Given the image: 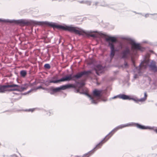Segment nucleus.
I'll use <instances>...</instances> for the list:
<instances>
[{
  "instance_id": "35",
  "label": "nucleus",
  "mask_w": 157,
  "mask_h": 157,
  "mask_svg": "<svg viewBox=\"0 0 157 157\" xmlns=\"http://www.w3.org/2000/svg\"><path fill=\"white\" fill-rule=\"evenodd\" d=\"M137 75L136 74L134 75V78H137Z\"/></svg>"
},
{
  "instance_id": "5",
  "label": "nucleus",
  "mask_w": 157,
  "mask_h": 157,
  "mask_svg": "<svg viewBox=\"0 0 157 157\" xmlns=\"http://www.w3.org/2000/svg\"><path fill=\"white\" fill-rule=\"evenodd\" d=\"M124 127H128L129 126H136L137 128L142 130L145 129H153L154 127H151L150 126H145L138 123H136L134 122H132L124 124Z\"/></svg>"
},
{
  "instance_id": "3",
  "label": "nucleus",
  "mask_w": 157,
  "mask_h": 157,
  "mask_svg": "<svg viewBox=\"0 0 157 157\" xmlns=\"http://www.w3.org/2000/svg\"><path fill=\"white\" fill-rule=\"evenodd\" d=\"M125 128L124 124L120 125L116 127L108 134L98 144H97L92 150L88 152L87 153L84 154L82 157H89L94 153L97 149L101 148L103 143L107 141L114 134V132L119 129Z\"/></svg>"
},
{
  "instance_id": "29",
  "label": "nucleus",
  "mask_w": 157,
  "mask_h": 157,
  "mask_svg": "<svg viewBox=\"0 0 157 157\" xmlns=\"http://www.w3.org/2000/svg\"><path fill=\"white\" fill-rule=\"evenodd\" d=\"M57 79H57V77H56V76H53L52 77V79H51V80H56Z\"/></svg>"
},
{
  "instance_id": "18",
  "label": "nucleus",
  "mask_w": 157,
  "mask_h": 157,
  "mask_svg": "<svg viewBox=\"0 0 157 157\" xmlns=\"http://www.w3.org/2000/svg\"><path fill=\"white\" fill-rule=\"evenodd\" d=\"M20 74L21 77H25L27 74V71L25 70L21 71L20 72Z\"/></svg>"
},
{
  "instance_id": "24",
  "label": "nucleus",
  "mask_w": 157,
  "mask_h": 157,
  "mask_svg": "<svg viewBox=\"0 0 157 157\" xmlns=\"http://www.w3.org/2000/svg\"><path fill=\"white\" fill-rule=\"evenodd\" d=\"M124 65L125 68L128 67V64L126 61L124 62Z\"/></svg>"
},
{
  "instance_id": "45",
  "label": "nucleus",
  "mask_w": 157,
  "mask_h": 157,
  "mask_svg": "<svg viewBox=\"0 0 157 157\" xmlns=\"http://www.w3.org/2000/svg\"><path fill=\"white\" fill-rule=\"evenodd\" d=\"M144 43H147V42L146 41H144L143 42Z\"/></svg>"
},
{
  "instance_id": "19",
  "label": "nucleus",
  "mask_w": 157,
  "mask_h": 157,
  "mask_svg": "<svg viewBox=\"0 0 157 157\" xmlns=\"http://www.w3.org/2000/svg\"><path fill=\"white\" fill-rule=\"evenodd\" d=\"M73 85V86L74 87H73V88H75V92L76 93H79L80 94V92H80V89H81V88H82L84 85H85L83 86L82 87H77L78 88L77 89H76L75 88V87L74 86V85H73V84H72Z\"/></svg>"
},
{
  "instance_id": "6",
  "label": "nucleus",
  "mask_w": 157,
  "mask_h": 157,
  "mask_svg": "<svg viewBox=\"0 0 157 157\" xmlns=\"http://www.w3.org/2000/svg\"><path fill=\"white\" fill-rule=\"evenodd\" d=\"M121 38L122 39L130 41L131 42V44L134 45L133 48L136 50L143 52L145 49L144 48L140 46V44L136 43L134 40L130 38L122 37Z\"/></svg>"
},
{
  "instance_id": "44",
  "label": "nucleus",
  "mask_w": 157,
  "mask_h": 157,
  "mask_svg": "<svg viewBox=\"0 0 157 157\" xmlns=\"http://www.w3.org/2000/svg\"><path fill=\"white\" fill-rule=\"evenodd\" d=\"M141 63H140V64L139 65V67H140L141 66Z\"/></svg>"
},
{
  "instance_id": "47",
  "label": "nucleus",
  "mask_w": 157,
  "mask_h": 157,
  "mask_svg": "<svg viewBox=\"0 0 157 157\" xmlns=\"http://www.w3.org/2000/svg\"><path fill=\"white\" fill-rule=\"evenodd\" d=\"M75 157H80V156H76Z\"/></svg>"
},
{
  "instance_id": "26",
  "label": "nucleus",
  "mask_w": 157,
  "mask_h": 157,
  "mask_svg": "<svg viewBox=\"0 0 157 157\" xmlns=\"http://www.w3.org/2000/svg\"><path fill=\"white\" fill-rule=\"evenodd\" d=\"M42 89L43 90H44L45 89V88H44V87H43L41 86H38L36 88V90H38V89Z\"/></svg>"
},
{
  "instance_id": "14",
  "label": "nucleus",
  "mask_w": 157,
  "mask_h": 157,
  "mask_svg": "<svg viewBox=\"0 0 157 157\" xmlns=\"http://www.w3.org/2000/svg\"><path fill=\"white\" fill-rule=\"evenodd\" d=\"M148 66L150 69L154 72H157V66L156 62L154 60H152L150 64Z\"/></svg>"
},
{
  "instance_id": "2",
  "label": "nucleus",
  "mask_w": 157,
  "mask_h": 157,
  "mask_svg": "<svg viewBox=\"0 0 157 157\" xmlns=\"http://www.w3.org/2000/svg\"><path fill=\"white\" fill-rule=\"evenodd\" d=\"M91 71L90 70L87 71H84L78 72L75 75H73V73H71L69 75L63 77L59 79H57L55 80H49V81H46V82H48V83H57L60 82L69 81L72 80L75 82V84L74 85L75 87L80 88L85 85V83L84 82H79L77 81V80L81 78L83 76L88 75L91 74Z\"/></svg>"
},
{
  "instance_id": "49",
  "label": "nucleus",
  "mask_w": 157,
  "mask_h": 157,
  "mask_svg": "<svg viewBox=\"0 0 157 157\" xmlns=\"http://www.w3.org/2000/svg\"><path fill=\"white\" fill-rule=\"evenodd\" d=\"M1 145V143H0V146Z\"/></svg>"
},
{
  "instance_id": "30",
  "label": "nucleus",
  "mask_w": 157,
  "mask_h": 157,
  "mask_svg": "<svg viewBox=\"0 0 157 157\" xmlns=\"http://www.w3.org/2000/svg\"><path fill=\"white\" fill-rule=\"evenodd\" d=\"M119 48L121 49H122L123 47V45L122 43H121L119 45Z\"/></svg>"
},
{
  "instance_id": "17",
  "label": "nucleus",
  "mask_w": 157,
  "mask_h": 157,
  "mask_svg": "<svg viewBox=\"0 0 157 157\" xmlns=\"http://www.w3.org/2000/svg\"><path fill=\"white\" fill-rule=\"evenodd\" d=\"M29 86V84H28L27 83H25L22 85H20V89H21V88H23L24 89L22 90V92L26 90L27 88L28 87V86Z\"/></svg>"
},
{
  "instance_id": "27",
  "label": "nucleus",
  "mask_w": 157,
  "mask_h": 157,
  "mask_svg": "<svg viewBox=\"0 0 157 157\" xmlns=\"http://www.w3.org/2000/svg\"><path fill=\"white\" fill-rule=\"evenodd\" d=\"M53 114V112L52 110H49L48 113V114L49 115V116L51 115H52Z\"/></svg>"
},
{
  "instance_id": "23",
  "label": "nucleus",
  "mask_w": 157,
  "mask_h": 157,
  "mask_svg": "<svg viewBox=\"0 0 157 157\" xmlns=\"http://www.w3.org/2000/svg\"><path fill=\"white\" fill-rule=\"evenodd\" d=\"M91 1H86L85 4H87L88 6H90L91 5Z\"/></svg>"
},
{
  "instance_id": "9",
  "label": "nucleus",
  "mask_w": 157,
  "mask_h": 157,
  "mask_svg": "<svg viewBox=\"0 0 157 157\" xmlns=\"http://www.w3.org/2000/svg\"><path fill=\"white\" fill-rule=\"evenodd\" d=\"M0 22L5 23H9L22 26V19L18 20H10L9 19H2L0 18Z\"/></svg>"
},
{
  "instance_id": "41",
  "label": "nucleus",
  "mask_w": 157,
  "mask_h": 157,
  "mask_svg": "<svg viewBox=\"0 0 157 157\" xmlns=\"http://www.w3.org/2000/svg\"><path fill=\"white\" fill-rule=\"evenodd\" d=\"M136 14H140V15H142V16H144L143 14H142V13H136Z\"/></svg>"
},
{
  "instance_id": "32",
  "label": "nucleus",
  "mask_w": 157,
  "mask_h": 157,
  "mask_svg": "<svg viewBox=\"0 0 157 157\" xmlns=\"http://www.w3.org/2000/svg\"><path fill=\"white\" fill-rule=\"evenodd\" d=\"M98 2H94V3L93 5H95V6H97L98 5Z\"/></svg>"
},
{
  "instance_id": "28",
  "label": "nucleus",
  "mask_w": 157,
  "mask_h": 157,
  "mask_svg": "<svg viewBox=\"0 0 157 157\" xmlns=\"http://www.w3.org/2000/svg\"><path fill=\"white\" fill-rule=\"evenodd\" d=\"M29 85H30L31 86H33L34 85H36V81H35V82H33L32 83H30L29 82Z\"/></svg>"
},
{
  "instance_id": "48",
  "label": "nucleus",
  "mask_w": 157,
  "mask_h": 157,
  "mask_svg": "<svg viewBox=\"0 0 157 157\" xmlns=\"http://www.w3.org/2000/svg\"><path fill=\"white\" fill-rule=\"evenodd\" d=\"M121 67H123V65H121Z\"/></svg>"
},
{
  "instance_id": "20",
  "label": "nucleus",
  "mask_w": 157,
  "mask_h": 157,
  "mask_svg": "<svg viewBox=\"0 0 157 157\" xmlns=\"http://www.w3.org/2000/svg\"><path fill=\"white\" fill-rule=\"evenodd\" d=\"M44 67L45 69H49L51 68V66L48 63L45 64L44 65Z\"/></svg>"
},
{
  "instance_id": "42",
  "label": "nucleus",
  "mask_w": 157,
  "mask_h": 157,
  "mask_svg": "<svg viewBox=\"0 0 157 157\" xmlns=\"http://www.w3.org/2000/svg\"><path fill=\"white\" fill-rule=\"evenodd\" d=\"M28 93H27V92H25V93H24L23 94V95H26Z\"/></svg>"
},
{
  "instance_id": "11",
  "label": "nucleus",
  "mask_w": 157,
  "mask_h": 157,
  "mask_svg": "<svg viewBox=\"0 0 157 157\" xmlns=\"http://www.w3.org/2000/svg\"><path fill=\"white\" fill-rule=\"evenodd\" d=\"M147 95L146 92L144 93V97L140 99H138L136 97H133V96L130 95V100H132L136 103H138L139 102H143L145 101L147 99Z\"/></svg>"
},
{
  "instance_id": "33",
  "label": "nucleus",
  "mask_w": 157,
  "mask_h": 157,
  "mask_svg": "<svg viewBox=\"0 0 157 157\" xmlns=\"http://www.w3.org/2000/svg\"><path fill=\"white\" fill-rule=\"evenodd\" d=\"M101 99L102 100L104 101V102H105V101H107V99H102V97L101 98H100V100Z\"/></svg>"
},
{
  "instance_id": "8",
  "label": "nucleus",
  "mask_w": 157,
  "mask_h": 157,
  "mask_svg": "<svg viewBox=\"0 0 157 157\" xmlns=\"http://www.w3.org/2000/svg\"><path fill=\"white\" fill-rule=\"evenodd\" d=\"M73 87H74L72 84H68L56 88H54L53 86L51 87L50 88V91H51L53 92L56 93L59 92L62 90H65L68 89L73 88Z\"/></svg>"
},
{
  "instance_id": "46",
  "label": "nucleus",
  "mask_w": 157,
  "mask_h": 157,
  "mask_svg": "<svg viewBox=\"0 0 157 157\" xmlns=\"http://www.w3.org/2000/svg\"><path fill=\"white\" fill-rule=\"evenodd\" d=\"M133 12L135 13H136H136H137V12H136V11H133Z\"/></svg>"
},
{
  "instance_id": "13",
  "label": "nucleus",
  "mask_w": 157,
  "mask_h": 157,
  "mask_svg": "<svg viewBox=\"0 0 157 157\" xmlns=\"http://www.w3.org/2000/svg\"><path fill=\"white\" fill-rule=\"evenodd\" d=\"M80 94H84L87 96L90 99L91 103L94 105H96L98 104V102L95 100L86 91L84 90V92H82L80 93Z\"/></svg>"
},
{
  "instance_id": "40",
  "label": "nucleus",
  "mask_w": 157,
  "mask_h": 157,
  "mask_svg": "<svg viewBox=\"0 0 157 157\" xmlns=\"http://www.w3.org/2000/svg\"><path fill=\"white\" fill-rule=\"evenodd\" d=\"M11 157H17V156L16 155H13L11 156Z\"/></svg>"
},
{
  "instance_id": "43",
  "label": "nucleus",
  "mask_w": 157,
  "mask_h": 157,
  "mask_svg": "<svg viewBox=\"0 0 157 157\" xmlns=\"http://www.w3.org/2000/svg\"><path fill=\"white\" fill-rule=\"evenodd\" d=\"M31 109H28V110H26L27 111L29 112H31Z\"/></svg>"
},
{
  "instance_id": "31",
  "label": "nucleus",
  "mask_w": 157,
  "mask_h": 157,
  "mask_svg": "<svg viewBox=\"0 0 157 157\" xmlns=\"http://www.w3.org/2000/svg\"><path fill=\"white\" fill-rule=\"evenodd\" d=\"M85 1L84 0H82L81 1H78L80 3H82V4H85Z\"/></svg>"
},
{
  "instance_id": "22",
  "label": "nucleus",
  "mask_w": 157,
  "mask_h": 157,
  "mask_svg": "<svg viewBox=\"0 0 157 157\" xmlns=\"http://www.w3.org/2000/svg\"><path fill=\"white\" fill-rule=\"evenodd\" d=\"M3 93V85H0V93Z\"/></svg>"
},
{
  "instance_id": "39",
  "label": "nucleus",
  "mask_w": 157,
  "mask_h": 157,
  "mask_svg": "<svg viewBox=\"0 0 157 157\" xmlns=\"http://www.w3.org/2000/svg\"><path fill=\"white\" fill-rule=\"evenodd\" d=\"M51 91L50 92V93L51 94H53L55 92H53L52 91Z\"/></svg>"
},
{
  "instance_id": "37",
  "label": "nucleus",
  "mask_w": 157,
  "mask_h": 157,
  "mask_svg": "<svg viewBox=\"0 0 157 157\" xmlns=\"http://www.w3.org/2000/svg\"><path fill=\"white\" fill-rule=\"evenodd\" d=\"M33 90V89H31L30 90H29V91L27 92V93L28 94L30 92H31Z\"/></svg>"
},
{
  "instance_id": "25",
  "label": "nucleus",
  "mask_w": 157,
  "mask_h": 157,
  "mask_svg": "<svg viewBox=\"0 0 157 157\" xmlns=\"http://www.w3.org/2000/svg\"><path fill=\"white\" fill-rule=\"evenodd\" d=\"M151 14H152V13H147L145 14L144 16L145 18H147L149 17V15H151Z\"/></svg>"
},
{
  "instance_id": "7",
  "label": "nucleus",
  "mask_w": 157,
  "mask_h": 157,
  "mask_svg": "<svg viewBox=\"0 0 157 157\" xmlns=\"http://www.w3.org/2000/svg\"><path fill=\"white\" fill-rule=\"evenodd\" d=\"M131 54V51L129 46H126L123 50L119 53V56L121 59H126L128 58Z\"/></svg>"
},
{
  "instance_id": "10",
  "label": "nucleus",
  "mask_w": 157,
  "mask_h": 157,
  "mask_svg": "<svg viewBox=\"0 0 157 157\" xmlns=\"http://www.w3.org/2000/svg\"><path fill=\"white\" fill-rule=\"evenodd\" d=\"M101 90H98L97 89H95L92 93V97L94 99L98 102V103L100 101V98L102 97Z\"/></svg>"
},
{
  "instance_id": "36",
  "label": "nucleus",
  "mask_w": 157,
  "mask_h": 157,
  "mask_svg": "<svg viewBox=\"0 0 157 157\" xmlns=\"http://www.w3.org/2000/svg\"><path fill=\"white\" fill-rule=\"evenodd\" d=\"M154 128L155 127H154ZM153 130L155 131L157 133V128H156L155 129H154V128H153Z\"/></svg>"
},
{
  "instance_id": "15",
  "label": "nucleus",
  "mask_w": 157,
  "mask_h": 157,
  "mask_svg": "<svg viewBox=\"0 0 157 157\" xmlns=\"http://www.w3.org/2000/svg\"><path fill=\"white\" fill-rule=\"evenodd\" d=\"M103 69V67L101 65L99 64L97 65L95 69L96 74L98 75H99L100 73H101V71Z\"/></svg>"
},
{
  "instance_id": "12",
  "label": "nucleus",
  "mask_w": 157,
  "mask_h": 157,
  "mask_svg": "<svg viewBox=\"0 0 157 157\" xmlns=\"http://www.w3.org/2000/svg\"><path fill=\"white\" fill-rule=\"evenodd\" d=\"M130 95H126L124 94H120L118 95L115 96L114 97L110 98L109 99L110 100L117 98H119L120 99H122L123 100H130Z\"/></svg>"
},
{
  "instance_id": "1",
  "label": "nucleus",
  "mask_w": 157,
  "mask_h": 157,
  "mask_svg": "<svg viewBox=\"0 0 157 157\" xmlns=\"http://www.w3.org/2000/svg\"><path fill=\"white\" fill-rule=\"evenodd\" d=\"M52 28L54 29L56 28L58 29L68 31L79 36H83L84 34L88 37H91L93 38H96L98 37L96 34L94 33H98L105 39L106 42L108 43V46L110 50L109 56L111 59L114 57L116 52L118 51V49L115 47L113 43L117 42L116 37L115 36L107 35L101 32H98L97 30L85 31L80 28L73 26L72 25H68L65 24L59 25L53 22H52Z\"/></svg>"
},
{
  "instance_id": "4",
  "label": "nucleus",
  "mask_w": 157,
  "mask_h": 157,
  "mask_svg": "<svg viewBox=\"0 0 157 157\" xmlns=\"http://www.w3.org/2000/svg\"><path fill=\"white\" fill-rule=\"evenodd\" d=\"M23 89V88L20 89V85L15 84H9L7 83L6 85H3L4 93L6 91H17L19 92H22V90Z\"/></svg>"
},
{
  "instance_id": "38",
  "label": "nucleus",
  "mask_w": 157,
  "mask_h": 157,
  "mask_svg": "<svg viewBox=\"0 0 157 157\" xmlns=\"http://www.w3.org/2000/svg\"><path fill=\"white\" fill-rule=\"evenodd\" d=\"M31 112H33L35 109V108H33V109H31Z\"/></svg>"
},
{
  "instance_id": "34",
  "label": "nucleus",
  "mask_w": 157,
  "mask_h": 157,
  "mask_svg": "<svg viewBox=\"0 0 157 157\" xmlns=\"http://www.w3.org/2000/svg\"><path fill=\"white\" fill-rule=\"evenodd\" d=\"M65 0H52V1H58L59 2H61V1H65Z\"/></svg>"
},
{
  "instance_id": "16",
  "label": "nucleus",
  "mask_w": 157,
  "mask_h": 157,
  "mask_svg": "<svg viewBox=\"0 0 157 157\" xmlns=\"http://www.w3.org/2000/svg\"><path fill=\"white\" fill-rule=\"evenodd\" d=\"M100 6L102 7H107L111 9H113V7L109 4H108L105 1L102 2L100 3Z\"/></svg>"
},
{
  "instance_id": "21",
  "label": "nucleus",
  "mask_w": 157,
  "mask_h": 157,
  "mask_svg": "<svg viewBox=\"0 0 157 157\" xmlns=\"http://www.w3.org/2000/svg\"><path fill=\"white\" fill-rule=\"evenodd\" d=\"M151 15L152 16H154V17H152V18L154 20H156L157 18V13H152V14H151Z\"/></svg>"
}]
</instances>
